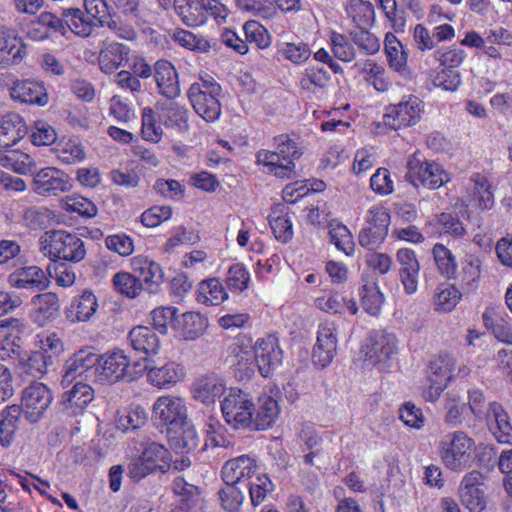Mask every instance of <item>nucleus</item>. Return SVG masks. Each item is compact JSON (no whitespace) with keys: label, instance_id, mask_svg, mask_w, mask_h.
Masks as SVG:
<instances>
[{"label":"nucleus","instance_id":"obj_10","mask_svg":"<svg viewBox=\"0 0 512 512\" xmlns=\"http://www.w3.org/2000/svg\"><path fill=\"white\" fill-rule=\"evenodd\" d=\"M362 351L369 364L385 369L397 351L396 338L386 331H373L366 339Z\"/></svg>","mask_w":512,"mask_h":512},{"label":"nucleus","instance_id":"obj_32","mask_svg":"<svg viewBox=\"0 0 512 512\" xmlns=\"http://www.w3.org/2000/svg\"><path fill=\"white\" fill-rule=\"evenodd\" d=\"M129 48L117 42H103L99 54L100 68L105 73H112L128 59Z\"/></svg>","mask_w":512,"mask_h":512},{"label":"nucleus","instance_id":"obj_51","mask_svg":"<svg viewBox=\"0 0 512 512\" xmlns=\"http://www.w3.org/2000/svg\"><path fill=\"white\" fill-rule=\"evenodd\" d=\"M432 253L440 273L446 278L454 277L457 264L452 252L443 244L437 243L434 245Z\"/></svg>","mask_w":512,"mask_h":512},{"label":"nucleus","instance_id":"obj_48","mask_svg":"<svg viewBox=\"0 0 512 512\" xmlns=\"http://www.w3.org/2000/svg\"><path fill=\"white\" fill-rule=\"evenodd\" d=\"M51 220L52 212L46 207H27L21 214L23 225L31 230L45 229Z\"/></svg>","mask_w":512,"mask_h":512},{"label":"nucleus","instance_id":"obj_59","mask_svg":"<svg viewBox=\"0 0 512 512\" xmlns=\"http://www.w3.org/2000/svg\"><path fill=\"white\" fill-rule=\"evenodd\" d=\"M148 414L141 406H132L118 419L117 425L123 431L139 429L146 424Z\"/></svg>","mask_w":512,"mask_h":512},{"label":"nucleus","instance_id":"obj_61","mask_svg":"<svg viewBox=\"0 0 512 512\" xmlns=\"http://www.w3.org/2000/svg\"><path fill=\"white\" fill-rule=\"evenodd\" d=\"M329 79V73L323 66L308 67L300 79V86L306 90H311V86L324 88Z\"/></svg>","mask_w":512,"mask_h":512},{"label":"nucleus","instance_id":"obj_19","mask_svg":"<svg viewBox=\"0 0 512 512\" xmlns=\"http://www.w3.org/2000/svg\"><path fill=\"white\" fill-rule=\"evenodd\" d=\"M332 324H321L317 332V342L313 348V362L321 368L327 367L337 349V337Z\"/></svg>","mask_w":512,"mask_h":512},{"label":"nucleus","instance_id":"obj_45","mask_svg":"<svg viewBox=\"0 0 512 512\" xmlns=\"http://www.w3.org/2000/svg\"><path fill=\"white\" fill-rule=\"evenodd\" d=\"M148 380L154 386L167 388L175 384L181 377L179 367L175 363H167L161 367H152L147 374Z\"/></svg>","mask_w":512,"mask_h":512},{"label":"nucleus","instance_id":"obj_62","mask_svg":"<svg viewBox=\"0 0 512 512\" xmlns=\"http://www.w3.org/2000/svg\"><path fill=\"white\" fill-rule=\"evenodd\" d=\"M239 8L244 10H252L255 14L263 19H273L278 15V6L275 0L261 3L256 0H237Z\"/></svg>","mask_w":512,"mask_h":512},{"label":"nucleus","instance_id":"obj_2","mask_svg":"<svg viewBox=\"0 0 512 512\" xmlns=\"http://www.w3.org/2000/svg\"><path fill=\"white\" fill-rule=\"evenodd\" d=\"M221 90V86L210 76L200 77L188 89L187 96L194 111L207 122H214L221 115L218 99Z\"/></svg>","mask_w":512,"mask_h":512},{"label":"nucleus","instance_id":"obj_12","mask_svg":"<svg viewBox=\"0 0 512 512\" xmlns=\"http://www.w3.org/2000/svg\"><path fill=\"white\" fill-rule=\"evenodd\" d=\"M70 177L56 167H45L35 173L33 191L41 196H56L71 188Z\"/></svg>","mask_w":512,"mask_h":512},{"label":"nucleus","instance_id":"obj_4","mask_svg":"<svg viewBox=\"0 0 512 512\" xmlns=\"http://www.w3.org/2000/svg\"><path fill=\"white\" fill-rule=\"evenodd\" d=\"M475 441L463 431L445 435L439 443V455L445 467L460 472L469 467Z\"/></svg>","mask_w":512,"mask_h":512},{"label":"nucleus","instance_id":"obj_43","mask_svg":"<svg viewBox=\"0 0 512 512\" xmlns=\"http://www.w3.org/2000/svg\"><path fill=\"white\" fill-rule=\"evenodd\" d=\"M173 434V436H170L171 445L180 453H189L195 450L200 443L199 436L188 419L186 424L181 426L177 433Z\"/></svg>","mask_w":512,"mask_h":512},{"label":"nucleus","instance_id":"obj_26","mask_svg":"<svg viewBox=\"0 0 512 512\" xmlns=\"http://www.w3.org/2000/svg\"><path fill=\"white\" fill-rule=\"evenodd\" d=\"M208 327V320L198 312H186L177 317L174 329L185 341H194L201 337Z\"/></svg>","mask_w":512,"mask_h":512},{"label":"nucleus","instance_id":"obj_44","mask_svg":"<svg viewBox=\"0 0 512 512\" xmlns=\"http://www.w3.org/2000/svg\"><path fill=\"white\" fill-rule=\"evenodd\" d=\"M363 309L372 316L380 313L384 302V295L375 282L364 283L359 289Z\"/></svg>","mask_w":512,"mask_h":512},{"label":"nucleus","instance_id":"obj_22","mask_svg":"<svg viewBox=\"0 0 512 512\" xmlns=\"http://www.w3.org/2000/svg\"><path fill=\"white\" fill-rule=\"evenodd\" d=\"M93 398V389L88 384L77 381L70 390L63 393L60 402L61 410L68 416L77 415L87 407Z\"/></svg>","mask_w":512,"mask_h":512},{"label":"nucleus","instance_id":"obj_46","mask_svg":"<svg viewBox=\"0 0 512 512\" xmlns=\"http://www.w3.org/2000/svg\"><path fill=\"white\" fill-rule=\"evenodd\" d=\"M474 184L472 197L473 201L481 209H491L494 205V196L491 191V184L488 179L479 173L471 176Z\"/></svg>","mask_w":512,"mask_h":512},{"label":"nucleus","instance_id":"obj_42","mask_svg":"<svg viewBox=\"0 0 512 512\" xmlns=\"http://www.w3.org/2000/svg\"><path fill=\"white\" fill-rule=\"evenodd\" d=\"M348 16L352 19L355 27L369 28L373 25L375 11L373 5L364 0H349L346 7Z\"/></svg>","mask_w":512,"mask_h":512},{"label":"nucleus","instance_id":"obj_64","mask_svg":"<svg viewBox=\"0 0 512 512\" xmlns=\"http://www.w3.org/2000/svg\"><path fill=\"white\" fill-rule=\"evenodd\" d=\"M163 130L157 125L152 108H144L142 111V135L143 138L157 143L160 141Z\"/></svg>","mask_w":512,"mask_h":512},{"label":"nucleus","instance_id":"obj_20","mask_svg":"<svg viewBox=\"0 0 512 512\" xmlns=\"http://www.w3.org/2000/svg\"><path fill=\"white\" fill-rule=\"evenodd\" d=\"M396 261L399 265V279L407 294H413L418 287L420 264L413 250L399 249L396 253Z\"/></svg>","mask_w":512,"mask_h":512},{"label":"nucleus","instance_id":"obj_6","mask_svg":"<svg viewBox=\"0 0 512 512\" xmlns=\"http://www.w3.org/2000/svg\"><path fill=\"white\" fill-rule=\"evenodd\" d=\"M405 180L418 188L438 189L450 180L449 174L434 161L422 160L417 154L409 157Z\"/></svg>","mask_w":512,"mask_h":512},{"label":"nucleus","instance_id":"obj_23","mask_svg":"<svg viewBox=\"0 0 512 512\" xmlns=\"http://www.w3.org/2000/svg\"><path fill=\"white\" fill-rule=\"evenodd\" d=\"M132 270L137 278H139L142 286L154 293L158 290L163 279V272L160 265L148 257L137 256L131 260Z\"/></svg>","mask_w":512,"mask_h":512},{"label":"nucleus","instance_id":"obj_37","mask_svg":"<svg viewBox=\"0 0 512 512\" xmlns=\"http://www.w3.org/2000/svg\"><path fill=\"white\" fill-rule=\"evenodd\" d=\"M32 303L35 306L36 317L41 321V325H43L44 322L53 321L59 315L60 303L55 293L47 292L36 294L32 298Z\"/></svg>","mask_w":512,"mask_h":512},{"label":"nucleus","instance_id":"obj_8","mask_svg":"<svg viewBox=\"0 0 512 512\" xmlns=\"http://www.w3.org/2000/svg\"><path fill=\"white\" fill-rule=\"evenodd\" d=\"M53 401L51 390L43 383L34 382L22 392L23 416L30 423L39 422Z\"/></svg>","mask_w":512,"mask_h":512},{"label":"nucleus","instance_id":"obj_13","mask_svg":"<svg viewBox=\"0 0 512 512\" xmlns=\"http://www.w3.org/2000/svg\"><path fill=\"white\" fill-rule=\"evenodd\" d=\"M99 355L90 351L79 350L74 353L64 365V374L61 384L63 387L72 384L77 377L85 375L86 378L96 379V366Z\"/></svg>","mask_w":512,"mask_h":512},{"label":"nucleus","instance_id":"obj_24","mask_svg":"<svg viewBox=\"0 0 512 512\" xmlns=\"http://www.w3.org/2000/svg\"><path fill=\"white\" fill-rule=\"evenodd\" d=\"M257 358L258 369L262 376L267 377L270 370L281 361V351L277 347V339L273 336L260 339L251 347Z\"/></svg>","mask_w":512,"mask_h":512},{"label":"nucleus","instance_id":"obj_55","mask_svg":"<svg viewBox=\"0 0 512 512\" xmlns=\"http://www.w3.org/2000/svg\"><path fill=\"white\" fill-rule=\"evenodd\" d=\"M368 29L354 27L349 32L352 41L367 55L374 54L380 49L379 39L370 33Z\"/></svg>","mask_w":512,"mask_h":512},{"label":"nucleus","instance_id":"obj_7","mask_svg":"<svg viewBox=\"0 0 512 512\" xmlns=\"http://www.w3.org/2000/svg\"><path fill=\"white\" fill-rule=\"evenodd\" d=\"M152 413L153 419L165 426L169 434L177 433L186 424L187 408L179 397H159L153 405Z\"/></svg>","mask_w":512,"mask_h":512},{"label":"nucleus","instance_id":"obj_47","mask_svg":"<svg viewBox=\"0 0 512 512\" xmlns=\"http://www.w3.org/2000/svg\"><path fill=\"white\" fill-rule=\"evenodd\" d=\"M481 261L475 256H468L462 267L460 286L464 292L470 293L477 289L481 274Z\"/></svg>","mask_w":512,"mask_h":512},{"label":"nucleus","instance_id":"obj_18","mask_svg":"<svg viewBox=\"0 0 512 512\" xmlns=\"http://www.w3.org/2000/svg\"><path fill=\"white\" fill-rule=\"evenodd\" d=\"M154 79L159 94L168 100L177 98L180 93V83L176 68L166 60L160 59L154 64Z\"/></svg>","mask_w":512,"mask_h":512},{"label":"nucleus","instance_id":"obj_52","mask_svg":"<svg viewBox=\"0 0 512 512\" xmlns=\"http://www.w3.org/2000/svg\"><path fill=\"white\" fill-rule=\"evenodd\" d=\"M462 297L455 286L438 287L434 296L435 310L440 312L452 311Z\"/></svg>","mask_w":512,"mask_h":512},{"label":"nucleus","instance_id":"obj_60","mask_svg":"<svg viewBox=\"0 0 512 512\" xmlns=\"http://www.w3.org/2000/svg\"><path fill=\"white\" fill-rule=\"evenodd\" d=\"M250 274L242 263L231 265L227 272L226 284L229 289L242 292L248 288Z\"/></svg>","mask_w":512,"mask_h":512},{"label":"nucleus","instance_id":"obj_35","mask_svg":"<svg viewBox=\"0 0 512 512\" xmlns=\"http://www.w3.org/2000/svg\"><path fill=\"white\" fill-rule=\"evenodd\" d=\"M21 415H23L22 405H11L2 411L0 415V443L3 447L11 445Z\"/></svg>","mask_w":512,"mask_h":512},{"label":"nucleus","instance_id":"obj_38","mask_svg":"<svg viewBox=\"0 0 512 512\" xmlns=\"http://www.w3.org/2000/svg\"><path fill=\"white\" fill-rule=\"evenodd\" d=\"M65 28L68 27L73 33L88 37L91 35L94 27L92 17L79 8H69L62 12Z\"/></svg>","mask_w":512,"mask_h":512},{"label":"nucleus","instance_id":"obj_58","mask_svg":"<svg viewBox=\"0 0 512 512\" xmlns=\"http://www.w3.org/2000/svg\"><path fill=\"white\" fill-rule=\"evenodd\" d=\"M273 490L274 484L267 475L257 476L249 485L252 506L256 507L262 504L267 494Z\"/></svg>","mask_w":512,"mask_h":512},{"label":"nucleus","instance_id":"obj_28","mask_svg":"<svg viewBox=\"0 0 512 512\" xmlns=\"http://www.w3.org/2000/svg\"><path fill=\"white\" fill-rule=\"evenodd\" d=\"M27 133L23 118L10 113L0 118V146L10 148L17 144Z\"/></svg>","mask_w":512,"mask_h":512},{"label":"nucleus","instance_id":"obj_5","mask_svg":"<svg viewBox=\"0 0 512 512\" xmlns=\"http://www.w3.org/2000/svg\"><path fill=\"white\" fill-rule=\"evenodd\" d=\"M255 404L250 393L241 389H231L221 401V411L225 422L235 430H249L253 421Z\"/></svg>","mask_w":512,"mask_h":512},{"label":"nucleus","instance_id":"obj_33","mask_svg":"<svg viewBox=\"0 0 512 512\" xmlns=\"http://www.w3.org/2000/svg\"><path fill=\"white\" fill-rule=\"evenodd\" d=\"M231 364L235 368V373L239 379H249L254 375L256 367L258 368L257 358L251 347H244L236 344L232 348Z\"/></svg>","mask_w":512,"mask_h":512},{"label":"nucleus","instance_id":"obj_63","mask_svg":"<svg viewBox=\"0 0 512 512\" xmlns=\"http://www.w3.org/2000/svg\"><path fill=\"white\" fill-rule=\"evenodd\" d=\"M47 270L49 275L54 277L57 284L60 286L69 287L74 284L76 280L73 267L65 261H53V264L49 265Z\"/></svg>","mask_w":512,"mask_h":512},{"label":"nucleus","instance_id":"obj_53","mask_svg":"<svg viewBox=\"0 0 512 512\" xmlns=\"http://www.w3.org/2000/svg\"><path fill=\"white\" fill-rule=\"evenodd\" d=\"M329 228L330 241L338 250L343 251L346 255H351L354 251V243L349 229L340 223H331Z\"/></svg>","mask_w":512,"mask_h":512},{"label":"nucleus","instance_id":"obj_41","mask_svg":"<svg viewBox=\"0 0 512 512\" xmlns=\"http://www.w3.org/2000/svg\"><path fill=\"white\" fill-rule=\"evenodd\" d=\"M32 25H40L44 28L42 31L38 28L29 30L30 37L36 40L48 38L51 32H59L61 35L66 34L64 18L60 19L50 12H42L37 21L32 22Z\"/></svg>","mask_w":512,"mask_h":512},{"label":"nucleus","instance_id":"obj_56","mask_svg":"<svg viewBox=\"0 0 512 512\" xmlns=\"http://www.w3.org/2000/svg\"><path fill=\"white\" fill-rule=\"evenodd\" d=\"M113 285L119 293L130 298L136 297L142 289L139 278L128 272L116 273L113 276Z\"/></svg>","mask_w":512,"mask_h":512},{"label":"nucleus","instance_id":"obj_40","mask_svg":"<svg viewBox=\"0 0 512 512\" xmlns=\"http://www.w3.org/2000/svg\"><path fill=\"white\" fill-rule=\"evenodd\" d=\"M176 14L187 26H199L206 22L200 0H173Z\"/></svg>","mask_w":512,"mask_h":512},{"label":"nucleus","instance_id":"obj_1","mask_svg":"<svg viewBox=\"0 0 512 512\" xmlns=\"http://www.w3.org/2000/svg\"><path fill=\"white\" fill-rule=\"evenodd\" d=\"M274 151L261 150L257 153L258 163L268 168L278 178L296 177L294 160L299 159L302 150L289 135L282 134L274 138Z\"/></svg>","mask_w":512,"mask_h":512},{"label":"nucleus","instance_id":"obj_50","mask_svg":"<svg viewBox=\"0 0 512 512\" xmlns=\"http://www.w3.org/2000/svg\"><path fill=\"white\" fill-rule=\"evenodd\" d=\"M199 293L207 305L216 306L228 298L224 286L217 278L204 280L199 285Z\"/></svg>","mask_w":512,"mask_h":512},{"label":"nucleus","instance_id":"obj_25","mask_svg":"<svg viewBox=\"0 0 512 512\" xmlns=\"http://www.w3.org/2000/svg\"><path fill=\"white\" fill-rule=\"evenodd\" d=\"M12 99L22 103L45 106L49 96L42 82L23 80L16 82L10 89Z\"/></svg>","mask_w":512,"mask_h":512},{"label":"nucleus","instance_id":"obj_30","mask_svg":"<svg viewBox=\"0 0 512 512\" xmlns=\"http://www.w3.org/2000/svg\"><path fill=\"white\" fill-rule=\"evenodd\" d=\"M128 339L132 348L146 356L155 355L160 350V339L148 326H136L129 332Z\"/></svg>","mask_w":512,"mask_h":512},{"label":"nucleus","instance_id":"obj_9","mask_svg":"<svg viewBox=\"0 0 512 512\" xmlns=\"http://www.w3.org/2000/svg\"><path fill=\"white\" fill-rule=\"evenodd\" d=\"M390 214L383 206L376 205L368 210L367 226L359 233V244L369 250L380 246L388 235Z\"/></svg>","mask_w":512,"mask_h":512},{"label":"nucleus","instance_id":"obj_3","mask_svg":"<svg viewBox=\"0 0 512 512\" xmlns=\"http://www.w3.org/2000/svg\"><path fill=\"white\" fill-rule=\"evenodd\" d=\"M40 250L52 261L80 262L85 258L84 242L76 234L64 230H53L45 233Z\"/></svg>","mask_w":512,"mask_h":512},{"label":"nucleus","instance_id":"obj_39","mask_svg":"<svg viewBox=\"0 0 512 512\" xmlns=\"http://www.w3.org/2000/svg\"><path fill=\"white\" fill-rule=\"evenodd\" d=\"M141 445L143 447L141 456L145 461L152 464L156 471L159 470L164 473L169 470L171 454L164 445L149 440Z\"/></svg>","mask_w":512,"mask_h":512},{"label":"nucleus","instance_id":"obj_54","mask_svg":"<svg viewBox=\"0 0 512 512\" xmlns=\"http://www.w3.org/2000/svg\"><path fill=\"white\" fill-rule=\"evenodd\" d=\"M246 42L255 45L258 49H266L271 44V38L267 30L256 21H248L243 26Z\"/></svg>","mask_w":512,"mask_h":512},{"label":"nucleus","instance_id":"obj_16","mask_svg":"<svg viewBox=\"0 0 512 512\" xmlns=\"http://www.w3.org/2000/svg\"><path fill=\"white\" fill-rule=\"evenodd\" d=\"M127 371L128 358L123 351L108 352L99 356L96 366V380L100 383L126 380Z\"/></svg>","mask_w":512,"mask_h":512},{"label":"nucleus","instance_id":"obj_15","mask_svg":"<svg viewBox=\"0 0 512 512\" xmlns=\"http://www.w3.org/2000/svg\"><path fill=\"white\" fill-rule=\"evenodd\" d=\"M7 281L11 287L27 290L31 293L44 291L50 285V279L45 271L36 265L16 269L8 276Z\"/></svg>","mask_w":512,"mask_h":512},{"label":"nucleus","instance_id":"obj_17","mask_svg":"<svg viewBox=\"0 0 512 512\" xmlns=\"http://www.w3.org/2000/svg\"><path fill=\"white\" fill-rule=\"evenodd\" d=\"M26 54V45L14 29L0 27V65L9 67L20 63Z\"/></svg>","mask_w":512,"mask_h":512},{"label":"nucleus","instance_id":"obj_14","mask_svg":"<svg viewBox=\"0 0 512 512\" xmlns=\"http://www.w3.org/2000/svg\"><path fill=\"white\" fill-rule=\"evenodd\" d=\"M455 365V358L449 354H441L430 362V385L426 392L427 398L434 401L440 396L453 376Z\"/></svg>","mask_w":512,"mask_h":512},{"label":"nucleus","instance_id":"obj_11","mask_svg":"<svg viewBox=\"0 0 512 512\" xmlns=\"http://www.w3.org/2000/svg\"><path fill=\"white\" fill-rule=\"evenodd\" d=\"M422 112V101L415 96H410L408 100L386 108L383 124L392 130L411 127L420 121Z\"/></svg>","mask_w":512,"mask_h":512},{"label":"nucleus","instance_id":"obj_49","mask_svg":"<svg viewBox=\"0 0 512 512\" xmlns=\"http://www.w3.org/2000/svg\"><path fill=\"white\" fill-rule=\"evenodd\" d=\"M97 307L96 296L90 291H84L83 294L71 304L69 312L75 314L76 320L84 322L95 314Z\"/></svg>","mask_w":512,"mask_h":512},{"label":"nucleus","instance_id":"obj_34","mask_svg":"<svg viewBox=\"0 0 512 512\" xmlns=\"http://www.w3.org/2000/svg\"><path fill=\"white\" fill-rule=\"evenodd\" d=\"M156 109L167 127L177 128L179 131L187 130L188 110L184 106L174 101H159Z\"/></svg>","mask_w":512,"mask_h":512},{"label":"nucleus","instance_id":"obj_57","mask_svg":"<svg viewBox=\"0 0 512 512\" xmlns=\"http://www.w3.org/2000/svg\"><path fill=\"white\" fill-rule=\"evenodd\" d=\"M236 485L237 484H225V486L218 491L221 506L228 512L238 511L244 501V494Z\"/></svg>","mask_w":512,"mask_h":512},{"label":"nucleus","instance_id":"obj_36","mask_svg":"<svg viewBox=\"0 0 512 512\" xmlns=\"http://www.w3.org/2000/svg\"><path fill=\"white\" fill-rule=\"evenodd\" d=\"M384 44L389 66L400 74L407 75L409 73L407 53L401 42L394 34L388 33L386 34Z\"/></svg>","mask_w":512,"mask_h":512},{"label":"nucleus","instance_id":"obj_31","mask_svg":"<svg viewBox=\"0 0 512 512\" xmlns=\"http://www.w3.org/2000/svg\"><path fill=\"white\" fill-rule=\"evenodd\" d=\"M225 385L214 375L197 379L193 384L194 398L205 405L213 404L225 392Z\"/></svg>","mask_w":512,"mask_h":512},{"label":"nucleus","instance_id":"obj_29","mask_svg":"<svg viewBox=\"0 0 512 512\" xmlns=\"http://www.w3.org/2000/svg\"><path fill=\"white\" fill-rule=\"evenodd\" d=\"M280 408L278 402L270 396H264L258 399L255 405L254 415H252V425L249 430H266L270 428L278 418Z\"/></svg>","mask_w":512,"mask_h":512},{"label":"nucleus","instance_id":"obj_27","mask_svg":"<svg viewBox=\"0 0 512 512\" xmlns=\"http://www.w3.org/2000/svg\"><path fill=\"white\" fill-rule=\"evenodd\" d=\"M256 461L248 455L228 460L222 467L221 475L225 484H238L242 479L251 477L256 471Z\"/></svg>","mask_w":512,"mask_h":512},{"label":"nucleus","instance_id":"obj_21","mask_svg":"<svg viewBox=\"0 0 512 512\" xmlns=\"http://www.w3.org/2000/svg\"><path fill=\"white\" fill-rule=\"evenodd\" d=\"M490 432L499 443L512 444V425L508 413L498 402H491L486 412Z\"/></svg>","mask_w":512,"mask_h":512}]
</instances>
